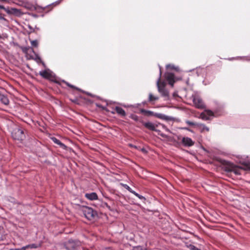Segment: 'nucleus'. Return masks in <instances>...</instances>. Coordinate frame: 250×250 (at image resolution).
Listing matches in <instances>:
<instances>
[{
    "instance_id": "nucleus-1",
    "label": "nucleus",
    "mask_w": 250,
    "mask_h": 250,
    "mask_svg": "<svg viewBox=\"0 0 250 250\" xmlns=\"http://www.w3.org/2000/svg\"><path fill=\"white\" fill-rule=\"evenodd\" d=\"M83 213L88 220H91L97 215V213L92 208L84 207L82 208Z\"/></svg>"
},
{
    "instance_id": "nucleus-2",
    "label": "nucleus",
    "mask_w": 250,
    "mask_h": 250,
    "mask_svg": "<svg viewBox=\"0 0 250 250\" xmlns=\"http://www.w3.org/2000/svg\"><path fill=\"white\" fill-rule=\"evenodd\" d=\"M142 112L145 113L149 116H154L159 119H161L166 121L169 120L170 119L169 117L162 113H154L152 111L145 110H142Z\"/></svg>"
},
{
    "instance_id": "nucleus-3",
    "label": "nucleus",
    "mask_w": 250,
    "mask_h": 250,
    "mask_svg": "<svg viewBox=\"0 0 250 250\" xmlns=\"http://www.w3.org/2000/svg\"><path fill=\"white\" fill-rule=\"evenodd\" d=\"M161 75V68L160 67V76L157 81V86L158 87V91L161 94L162 96L163 97H167L168 95V91L165 88L164 86H161L160 84Z\"/></svg>"
},
{
    "instance_id": "nucleus-4",
    "label": "nucleus",
    "mask_w": 250,
    "mask_h": 250,
    "mask_svg": "<svg viewBox=\"0 0 250 250\" xmlns=\"http://www.w3.org/2000/svg\"><path fill=\"white\" fill-rule=\"evenodd\" d=\"M12 136L14 139L22 140L25 138L23 131L20 128H16L12 133Z\"/></svg>"
},
{
    "instance_id": "nucleus-5",
    "label": "nucleus",
    "mask_w": 250,
    "mask_h": 250,
    "mask_svg": "<svg viewBox=\"0 0 250 250\" xmlns=\"http://www.w3.org/2000/svg\"><path fill=\"white\" fill-rule=\"evenodd\" d=\"M192 101L195 106L198 108L204 107V103L202 100L197 96H192Z\"/></svg>"
},
{
    "instance_id": "nucleus-6",
    "label": "nucleus",
    "mask_w": 250,
    "mask_h": 250,
    "mask_svg": "<svg viewBox=\"0 0 250 250\" xmlns=\"http://www.w3.org/2000/svg\"><path fill=\"white\" fill-rule=\"evenodd\" d=\"M182 143L185 146H191L194 144V142L191 138L188 137H184L182 139Z\"/></svg>"
},
{
    "instance_id": "nucleus-7",
    "label": "nucleus",
    "mask_w": 250,
    "mask_h": 250,
    "mask_svg": "<svg viewBox=\"0 0 250 250\" xmlns=\"http://www.w3.org/2000/svg\"><path fill=\"white\" fill-rule=\"evenodd\" d=\"M165 76L167 80L171 86L173 85L174 83V75L173 73L167 72L165 74Z\"/></svg>"
},
{
    "instance_id": "nucleus-8",
    "label": "nucleus",
    "mask_w": 250,
    "mask_h": 250,
    "mask_svg": "<svg viewBox=\"0 0 250 250\" xmlns=\"http://www.w3.org/2000/svg\"><path fill=\"white\" fill-rule=\"evenodd\" d=\"M144 126L149 130L153 131H157L156 128L159 125V124H155L151 122H146L144 123Z\"/></svg>"
},
{
    "instance_id": "nucleus-9",
    "label": "nucleus",
    "mask_w": 250,
    "mask_h": 250,
    "mask_svg": "<svg viewBox=\"0 0 250 250\" xmlns=\"http://www.w3.org/2000/svg\"><path fill=\"white\" fill-rule=\"evenodd\" d=\"M223 165L225 170L228 172H231L234 167L235 166V165L232 163L228 161H224Z\"/></svg>"
},
{
    "instance_id": "nucleus-10",
    "label": "nucleus",
    "mask_w": 250,
    "mask_h": 250,
    "mask_svg": "<svg viewBox=\"0 0 250 250\" xmlns=\"http://www.w3.org/2000/svg\"><path fill=\"white\" fill-rule=\"evenodd\" d=\"M85 197L88 200L93 201L98 199V195L95 192L87 193L85 194Z\"/></svg>"
},
{
    "instance_id": "nucleus-11",
    "label": "nucleus",
    "mask_w": 250,
    "mask_h": 250,
    "mask_svg": "<svg viewBox=\"0 0 250 250\" xmlns=\"http://www.w3.org/2000/svg\"><path fill=\"white\" fill-rule=\"evenodd\" d=\"M0 101L4 105H8L9 103V101L7 97L1 93L0 94Z\"/></svg>"
},
{
    "instance_id": "nucleus-12",
    "label": "nucleus",
    "mask_w": 250,
    "mask_h": 250,
    "mask_svg": "<svg viewBox=\"0 0 250 250\" xmlns=\"http://www.w3.org/2000/svg\"><path fill=\"white\" fill-rule=\"evenodd\" d=\"M115 110L119 115H121V116L124 117L126 115L125 111L120 107L116 106L115 108Z\"/></svg>"
},
{
    "instance_id": "nucleus-13",
    "label": "nucleus",
    "mask_w": 250,
    "mask_h": 250,
    "mask_svg": "<svg viewBox=\"0 0 250 250\" xmlns=\"http://www.w3.org/2000/svg\"><path fill=\"white\" fill-rule=\"evenodd\" d=\"M51 139L54 143L59 145L62 148L65 149L66 148V146L63 143H62L60 140L57 139L56 138L52 137Z\"/></svg>"
},
{
    "instance_id": "nucleus-14",
    "label": "nucleus",
    "mask_w": 250,
    "mask_h": 250,
    "mask_svg": "<svg viewBox=\"0 0 250 250\" xmlns=\"http://www.w3.org/2000/svg\"><path fill=\"white\" fill-rule=\"evenodd\" d=\"M197 127L201 132H203L205 131H208L209 128L204 124H200L197 125Z\"/></svg>"
},
{
    "instance_id": "nucleus-15",
    "label": "nucleus",
    "mask_w": 250,
    "mask_h": 250,
    "mask_svg": "<svg viewBox=\"0 0 250 250\" xmlns=\"http://www.w3.org/2000/svg\"><path fill=\"white\" fill-rule=\"evenodd\" d=\"M40 75L45 78H49L51 76L50 73L47 70L40 71Z\"/></svg>"
},
{
    "instance_id": "nucleus-16",
    "label": "nucleus",
    "mask_w": 250,
    "mask_h": 250,
    "mask_svg": "<svg viewBox=\"0 0 250 250\" xmlns=\"http://www.w3.org/2000/svg\"><path fill=\"white\" fill-rule=\"evenodd\" d=\"M241 168L235 165L231 172H233L236 175H240L241 174Z\"/></svg>"
},
{
    "instance_id": "nucleus-17",
    "label": "nucleus",
    "mask_w": 250,
    "mask_h": 250,
    "mask_svg": "<svg viewBox=\"0 0 250 250\" xmlns=\"http://www.w3.org/2000/svg\"><path fill=\"white\" fill-rule=\"evenodd\" d=\"M39 247V245H38L35 244H32L28 245L27 246H25L24 247L25 248V250H26V249H27L28 248L36 249V248H38Z\"/></svg>"
},
{
    "instance_id": "nucleus-18",
    "label": "nucleus",
    "mask_w": 250,
    "mask_h": 250,
    "mask_svg": "<svg viewBox=\"0 0 250 250\" xmlns=\"http://www.w3.org/2000/svg\"><path fill=\"white\" fill-rule=\"evenodd\" d=\"M158 100V97L154 96L151 93L149 94L148 101L151 102L153 101H156Z\"/></svg>"
},
{
    "instance_id": "nucleus-19",
    "label": "nucleus",
    "mask_w": 250,
    "mask_h": 250,
    "mask_svg": "<svg viewBox=\"0 0 250 250\" xmlns=\"http://www.w3.org/2000/svg\"><path fill=\"white\" fill-rule=\"evenodd\" d=\"M121 185L124 187L126 189H127L128 191H129L130 192L133 193V192L134 191L133 190L127 185L124 184H121Z\"/></svg>"
},
{
    "instance_id": "nucleus-20",
    "label": "nucleus",
    "mask_w": 250,
    "mask_h": 250,
    "mask_svg": "<svg viewBox=\"0 0 250 250\" xmlns=\"http://www.w3.org/2000/svg\"><path fill=\"white\" fill-rule=\"evenodd\" d=\"M201 118L205 120H208L209 119L210 117H208L206 113H202L201 114Z\"/></svg>"
},
{
    "instance_id": "nucleus-21",
    "label": "nucleus",
    "mask_w": 250,
    "mask_h": 250,
    "mask_svg": "<svg viewBox=\"0 0 250 250\" xmlns=\"http://www.w3.org/2000/svg\"><path fill=\"white\" fill-rule=\"evenodd\" d=\"M134 195H135L136 197H137L138 198H139L140 199H141V200H143V199H145V198L142 195H141L140 194H139L138 193H137V192H136L135 191L134 192H133V193Z\"/></svg>"
},
{
    "instance_id": "nucleus-22",
    "label": "nucleus",
    "mask_w": 250,
    "mask_h": 250,
    "mask_svg": "<svg viewBox=\"0 0 250 250\" xmlns=\"http://www.w3.org/2000/svg\"><path fill=\"white\" fill-rule=\"evenodd\" d=\"M188 247L190 250H200L198 248H196L195 246H194L193 245L190 244L188 246Z\"/></svg>"
},
{
    "instance_id": "nucleus-23",
    "label": "nucleus",
    "mask_w": 250,
    "mask_h": 250,
    "mask_svg": "<svg viewBox=\"0 0 250 250\" xmlns=\"http://www.w3.org/2000/svg\"><path fill=\"white\" fill-rule=\"evenodd\" d=\"M31 44L32 46L37 47L38 45V42L37 40L31 41Z\"/></svg>"
},
{
    "instance_id": "nucleus-24",
    "label": "nucleus",
    "mask_w": 250,
    "mask_h": 250,
    "mask_svg": "<svg viewBox=\"0 0 250 250\" xmlns=\"http://www.w3.org/2000/svg\"><path fill=\"white\" fill-rule=\"evenodd\" d=\"M130 117L135 121H138L139 120V117L138 116L135 114H131Z\"/></svg>"
},
{
    "instance_id": "nucleus-25",
    "label": "nucleus",
    "mask_w": 250,
    "mask_h": 250,
    "mask_svg": "<svg viewBox=\"0 0 250 250\" xmlns=\"http://www.w3.org/2000/svg\"><path fill=\"white\" fill-rule=\"evenodd\" d=\"M3 229L1 227H0V241L3 239L4 236L3 233Z\"/></svg>"
},
{
    "instance_id": "nucleus-26",
    "label": "nucleus",
    "mask_w": 250,
    "mask_h": 250,
    "mask_svg": "<svg viewBox=\"0 0 250 250\" xmlns=\"http://www.w3.org/2000/svg\"><path fill=\"white\" fill-rule=\"evenodd\" d=\"M166 67L167 68H170L171 69H175V70H177V68H178L176 67L174 65H173L172 64H167L166 66Z\"/></svg>"
},
{
    "instance_id": "nucleus-27",
    "label": "nucleus",
    "mask_w": 250,
    "mask_h": 250,
    "mask_svg": "<svg viewBox=\"0 0 250 250\" xmlns=\"http://www.w3.org/2000/svg\"><path fill=\"white\" fill-rule=\"evenodd\" d=\"M204 113H206L209 117L213 115V112L210 110L206 111Z\"/></svg>"
},
{
    "instance_id": "nucleus-28",
    "label": "nucleus",
    "mask_w": 250,
    "mask_h": 250,
    "mask_svg": "<svg viewBox=\"0 0 250 250\" xmlns=\"http://www.w3.org/2000/svg\"><path fill=\"white\" fill-rule=\"evenodd\" d=\"M159 125H160L162 126V128L165 129L166 131H167L168 132H170V131L169 130V129H168L165 125L161 124H159Z\"/></svg>"
},
{
    "instance_id": "nucleus-29",
    "label": "nucleus",
    "mask_w": 250,
    "mask_h": 250,
    "mask_svg": "<svg viewBox=\"0 0 250 250\" xmlns=\"http://www.w3.org/2000/svg\"><path fill=\"white\" fill-rule=\"evenodd\" d=\"M30 49V47H23L22 48V51L25 52V53H27L28 50Z\"/></svg>"
},
{
    "instance_id": "nucleus-30",
    "label": "nucleus",
    "mask_w": 250,
    "mask_h": 250,
    "mask_svg": "<svg viewBox=\"0 0 250 250\" xmlns=\"http://www.w3.org/2000/svg\"><path fill=\"white\" fill-rule=\"evenodd\" d=\"M64 83H66V84L68 86H69V87H71V88H75L74 86H73V85H71V84H69V83H67V82H65Z\"/></svg>"
},
{
    "instance_id": "nucleus-31",
    "label": "nucleus",
    "mask_w": 250,
    "mask_h": 250,
    "mask_svg": "<svg viewBox=\"0 0 250 250\" xmlns=\"http://www.w3.org/2000/svg\"><path fill=\"white\" fill-rule=\"evenodd\" d=\"M10 250H25V248L23 247L21 249H10Z\"/></svg>"
},
{
    "instance_id": "nucleus-32",
    "label": "nucleus",
    "mask_w": 250,
    "mask_h": 250,
    "mask_svg": "<svg viewBox=\"0 0 250 250\" xmlns=\"http://www.w3.org/2000/svg\"><path fill=\"white\" fill-rule=\"evenodd\" d=\"M159 135H160L162 137H164V138H167V136L163 134V133H159Z\"/></svg>"
},
{
    "instance_id": "nucleus-33",
    "label": "nucleus",
    "mask_w": 250,
    "mask_h": 250,
    "mask_svg": "<svg viewBox=\"0 0 250 250\" xmlns=\"http://www.w3.org/2000/svg\"><path fill=\"white\" fill-rule=\"evenodd\" d=\"M129 146L131 147H134L135 148H137V147L134 145H131V144H130L129 145Z\"/></svg>"
},
{
    "instance_id": "nucleus-34",
    "label": "nucleus",
    "mask_w": 250,
    "mask_h": 250,
    "mask_svg": "<svg viewBox=\"0 0 250 250\" xmlns=\"http://www.w3.org/2000/svg\"><path fill=\"white\" fill-rule=\"evenodd\" d=\"M0 9H5V8L3 6L0 5Z\"/></svg>"
},
{
    "instance_id": "nucleus-35",
    "label": "nucleus",
    "mask_w": 250,
    "mask_h": 250,
    "mask_svg": "<svg viewBox=\"0 0 250 250\" xmlns=\"http://www.w3.org/2000/svg\"><path fill=\"white\" fill-rule=\"evenodd\" d=\"M12 10L14 11V12H16V11H17L18 10L17 9H15V8H14V9H12Z\"/></svg>"
},
{
    "instance_id": "nucleus-36",
    "label": "nucleus",
    "mask_w": 250,
    "mask_h": 250,
    "mask_svg": "<svg viewBox=\"0 0 250 250\" xmlns=\"http://www.w3.org/2000/svg\"><path fill=\"white\" fill-rule=\"evenodd\" d=\"M188 123L189 124V125H192L193 124L191 122H188Z\"/></svg>"
},
{
    "instance_id": "nucleus-37",
    "label": "nucleus",
    "mask_w": 250,
    "mask_h": 250,
    "mask_svg": "<svg viewBox=\"0 0 250 250\" xmlns=\"http://www.w3.org/2000/svg\"><path fill=\"white\" fill-rule=\"evenodd\" d=\"M7 0H0V1H6Z\"/></svg>"
},
{
    "instance_id": "nucleus-38",
    "label": "nucleus",
    "mask_w": 250,
    "mask_h": 250,
    "mask_svg": "<svg viewBox=\"0 0 250 250\" xmlns=\"http://www.w3.org/2000/svg\"><path fill=\"white\" fill-rule=\"evenodd\" d=\"M249 168H250V163L249 164Z\"/></svg>"
},
{
    "instance_id": "nucleus-39",
    "label": "nucleus",
    "mask_w": 250,
    "mask_h": 250,
    "mask_svg": "<svg viewBox=\"0 0 250 250\" xmlns=\"http://www.w3.org/2000/svg\"><path fill=\"white\" fill-rule=\"evenodd\" d=\"M1 36L0 35V39H1Z\"/></svg>"
},
{
    "instance_id": "nucleus-40",
    "label": "nucleus",
    "mask_w": 250,
    "mask_h": 250,
    "mask_svg": "<svg viewBox=\"0 0 250 250\" xmlns=\"http://www.w3.org/2000/svg\"><path fill=\"white\" fill-rule=\"evenodd\" d=\"M1 17H0V19H1Z\"/></svg>"
}]
</instances>
